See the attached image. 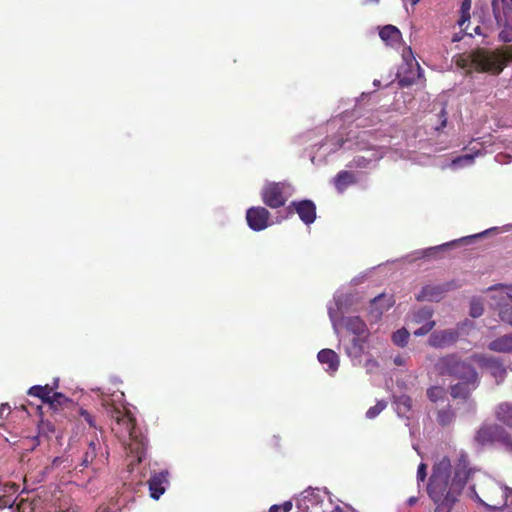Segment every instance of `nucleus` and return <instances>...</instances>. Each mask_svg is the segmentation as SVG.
Instances as JSON below:
<instances>
[{"label": "nucleus", "instance_id": "obj_1", "mask_svg": "<svg viewBox=\"0 0 512 512\" xmlns=\"http://www.w3.org/2000/svg\"><path fill=\"white\" fill-rule=\"evenodd\" d=\"M474 475H477L478 486L484 497L482 499L478 495L475 485L471 487L479 503L490 510H501L512 505V488L470 468L467 453L459 451L454 465L448 457H443L433 467L427 492L435 504L434 512H451L467 481Z\"/></svg>", "mask_w": 512, "mask_h": 512}, {"label": "nucleus", "instance_id": "obj_2", "mask_svg": "<svg viewBox=\"0 0 512 512\" xmlns=\"http://www.w3.org/2000/svg\"><path fill=\"white\" fill-rule=\"evenodd\" d=\"M123 397L124 394L122 392L103 396L102 405L114 420L112 431L126 445L130 453L135 454L140 462L145 453L146 440L135 427V418L131 411L120 403Z\"/></svg>", "mask_w": 512, "mask_h": 512}, {"label": "nucleus", "instance_id": "obj_3", "mask_svg": "<svg viewBox=\"0 0 512 512\" xmlns=\"http://www.w3.org/2000/svg\"><path fill=\"white\" fill-rule=\"evenodd\" d=\"M373 135L374 133L371 130L354 131L350 129L346 139L341 138L336 143L326 142L322 144L318 148L317 153L311 157V161L314 163L317 157L335 152L341 147L351 148L356 146L364 154L355 156L349 167L373 168L385 154L384 145H376L369 142V138Z\"/></svg>", "mask_w": 512, "mask_h": 512}, {"label": "nucleus", "instance_id": "obj_4", "mask_svg": "<svg viewBox=\"0 0 512 512\" xmlns=\"http://www.w3.org/2000/svg\"><path fill=\"white\" fill-rule=\"evenodd\" d=\"M353 296L337 291L333 300L327 305L328 315L336 334L339 331V325L343 323L345 328L354 336L368 335V329L365 322L358 316L343 318L344 313L348 312L353 305Z\"/></svg>", "mask_w": 512, "mask_h": 512}, {"label": "nucleus", "instance_id": "obj_5", "mask_svg": "<svg viewBox=\"0 0 512 512\" xmlns=\"http://www.w3.org/2000/svg\"><path fill=\"white\" fill-rule=\"evenodd\" d=\"M437 372L441 375H451L472 382L474 387L478 385V374L475 369L467 362L461 361L454 354L446 355L438 359L435 364Z\"/></svg>", "mask_w": 512, "mask_h": 512}, {"label": "nucleus", "instance_id": "obj_6", "mask_svg": "<svg viewBox=\"0 0 512 512\" xmlns=\"http://www.w3.org/2000/svg\"><path fill=\"white\" fill-rule=\"evenodd\" d=\"M508 60L512 61V48L505 52L477 50L472 57L473 64L478 70L495 74L504 69Z\"/></svg>", "mask_w": 512, "mask_h": 512}, {"label": "nucleus", "instance_id": "obj_7", "mask_svg": "<svg viewBox=\"0 0 512 512\" xmlns=\"http://www.w3.org/2000/svg\"><path fill=\"white\" fill-rule=\"evenodd\" d=\"M330 505L326 489L308 488L296 498V512H324Z\"/></svg>", "mask_w": 512, "mask_h": 512}, {"label": "nucleus", "instance_id": "obj_8", "mask_svg": "<svg viewBox=\"0 0 512 512\" xmlns=\"http://www.w3.org/2000/svg\"><path fill=\"white\" fill-rule=\"evenodd\" d=\"M490 306L498 310L501 321L512 326V286L498 284L488 289Z\"/></svg>", "mask_w": 512, "mask_h": 512}, {"label": "nucleus", "instance_id": "obj_9", "mask_svg": "<svg viewBox=\"0 0 512 512\" xmlns=\"http://www.w3.org/2000/svg\"><path fill=\"white\" fill-rule=\"evenodd\" d=\"M475 443L479 446L498 443L507 451L512 452V437L497 424H484L476 432Z\"/></svg>", "mask_w": 512, "mask_h": 512}, {"label": "nucleus", "instance_id": "obj_10", "mask_svg": "<svg viewBox=\"0 0 512 512\" xmlns=\"http://www.w3.org/2000/svg\"><path fill=\"white\" fill-rule=\"evenodd\" d=\"M294 193V188L287 182H268L262 188L263 202L270 208H279Z\"/></svg>", "mask_w": 512, "mask_h": 512}, {"label": "nucleus", "instance_id": "obj_11", "mask_svg": "<svg viewBox=\"0 0 512 512\" xmlns=\"http://www.w3.org/2000/svg\"><path fill=\"white\" fill-rule=\"evenodd\" d=\"M472 359L480 368L486 370L495 379L497 384L504 381L507 370L500 358L485 354H475Z\"/></svg>", "mask_w": 512, "mask_h": 512}, {"label": "nucleus", "instance_id": "obj_12", "mask_svg": "<svg viewBox=\"0 0 512 512\" xmlns=\"http://www.w3.org/2000/svg\"><path fill=\"white\" fill-rule=\"evenodd\" d=\"M432 316L433 309L428 306L415 309L408 314L407 319L409 324L421 325L413 332L415 336H424L434 328L436 323L432 320Z\"/></svg>", "mask_w": 512, "mask_h": 512}, {"label": "nucleus", "instance_id": "obj_13", "mask_svg": "<svg viewBox=\"0 0 512 512\" xmlns=\"http://www.w3.org/2000/svg\"><path fill=\"white\" fill-rule=\"evenodd\" d=\"M270 213L264 207H251L246 212L248 226L254 231H262L269 226Z\"/></svg>", "mask_w": 512, "mask_h": 512}, {"label": "nucleus", "instance_id": "obj_14", "mask_svg": "<svg viewBox=\"0 0 512 512\" xmlns=\"http://www.w3.org/2000/svg\"><path fill=\"white\" fill-rule=\"evenodd\" d=\"M459 337V333L455 329H445L433 332L428 343L434 348H446L453 345Z\"/></svg>", "mask_w": 512, "mask_h": 512}, {"label": "nucleus", "instance_id": "obj_15", "mask_svg": "<svg viewBox=\"0 0 512 512\" xmlns=\"http://www.w3.org/2000/svg\"><path fill=\"white\" fill-rule=\"evenodd\" d=\"M169 484L168 472L161 471L151 476L148 481L151 498L158 500L166 491Z\"/></svg>", "mask_w": 512, "mask_h": 512}, {"label": "nucleus", "instance_id": "obj_16", "mask_svg": "<svg viewBox=\"0 0 512 512\" xmlns=\"http://www.w3.org/2000/svg\"><path fill=\"white\" fill-rule=\"evenodd\" d=\"M493 231H497V228L496 227L490 228V229L485 230L484 232H481V233H478V234H475V235L462 237V238H460L458 240H453L451 242H448V243H445V244H442V245H438V246H435V247H430V248H428L426 250L421 251L420 253H421L422 257H433L438 251H443V250H446L447 248L454 247V246H456L459 243H470L473 239L478 238V237H482L483 235H486V234H488L490 232H493Z\"/></svg>", "mask_w": 512, "mask_h": 512}, {"label": "nucleus", "instance_id": "obj_17", "mask_svg": "<svg viewBox=\"0 0 512 512\" xmlns=\"http://www.w3.org/2000/svg\"><path fill=\"white\" fill-rule=\"evenodd\" d=\"M319 363L323 366L325 372L334 375L340 366V358L332 349H322L317 354Z\"/></svg>", "mask_w": 512, "mask_h": 512}, {"label": "nucleus", "instance_id": "obj_18", "mask_svg": "<svg viewBox=\"0 0 512 512\" xmlns=\"http://www.w3.org/2000/svg\"><path fill=\"white\" fill-rule=\"evenodd\" d=\"M367 339L368 335L354 336L351 339L350 344L346 345V354L351 359L354 365L359 364L361 362V357L364 354Z\"/></svg>", "mask_w": 512, "mask_h": 512}, {"label": "nucleus", "instance_id": "obj_19", "mask_svg": "<svg viewBox=\"0 0 512 512\" xmlns=\"http://www.w3.org/2000/svg\"><path fill=\"white\" fill-rule=\"evenodd\" d=\"M394 304L392 296L380 294L375 297L369 305V314L374 320H378L382 314L390 309Z\"/></svg>", "mask_w": 512, "mask_h": 512}, {"label": "nucleus", "instance_id": "obj_20", "mask_svg": "<svg viewBox=\"0 0 512 512\" xmlns=\"http://www.w3.org/2000/svg\"><path fill=\"white\" fill-rule=\"evenodd\" d=\"M291 206L294 207V210L306 225H309L315 221L316 207L312 201L302 200L299 202H293Z\"/></svg>", "mask_w": 512, "mask_h": 512}, {"label": "nucleus", "instance_id": "obj_21", "mask_svg": "<svg viewBox=\"0 0 512 512\" xmlns=\"http://www.w3.org/2000/svg\"><path fill=\"white\" fill-rule=\"evenodd\" d=\"M480 155H482L481 149L474 150L473 148L471 153L458 156L450 162L444 163L441 168H450L454 171H457L459 169L472 166L474 164L475 158Z\"/></svg>", "mask_w": 512, "mask_h": 512}, {"label": "nucleus", "instance_id": "obj_22", "mask_svg": "<svg viewBox=\"0 0 512 512\" xmlns=\"http://www.w3.org/2000/svg\"><path fill=\"white\" fill-rule=\"evenodd\" d=\"M423 76V70L420 65L412 67L401 66L398 71L399 83L402 86L415 84Z\"/></svg>", "mask_w": 512, "mask_h": 512}, {"label": "nucleus", "instance_id": "obj_23", "mask_svg": "<svg viewBox=\"0 0 512 512\" xmlns=\"http://www.w3.org/2000/svg\"><path fill=\"white\" fill-rule=\"evenodd\" d=\"M488 349L495 353L511 354L512 353V333L501 335L488 344Z\"/></svg>", "mask_w": 512, "mask_h": 512}, {"label": "nucleus", "instance_id": "obj_24", "mask_svg": "<svg viewBox=\"0 0 512 512\" xmlns=\"http://www.w3.org/2000/svg\"><path fill=\"white\" fill-rule=\"evenodd\" d=\"M18 490L19 486L15 483H6L0 486V509L13 507L16 501L13 496L18 493Z\"/></svg>", "mask_w": 512, "mask_h": 512}, {"label": "nucleus", "instance_id": "obj_25", "mask_svg": "<svg viewBox=\"0 0 512 512\" xmlns=\"http://www.w3.org/2000/svg\"><path fill=\"white\" fill-rule=\"evenodd\" d=\"M445 293L444 287L441 285H426L417 294L419 301H439Z\"/></svg>", "mask_w": 512, "mask_h": 512}, {"label": "nucleus", "instance_id": "obj_26", "mask_svg": "<svg viewBox=\"0 0 512 512\" xmlns=\"http://www.w3.org/2000/svg\"><path fill=\"white\" fill-rule=\"evenodd\" d=\"M496 419L512 429V402H502L495 408Z\"/></svg>", "mask_w": 512, "mask_h": 512}, {"label": "nucleus", "instance_id": "obj_27", "mask_svg": "<svg viewBox=\"0 0 512 512\" xmlns=\"http://www.w3.org/2000/svg\"><path fill=\"white\" fill-rule=\"evenodd\" d=\"M380 38L390 46H393L400 42L401 32L393 25L384 26L379 32Z\"/></svg>", "mask_w": 512, "mask_h": 512}, {"label": "nucleus", "instance_id": "obj_28", "mask_svg": "<svg viewBox=\"0 0 512 512\" xmlns=\"http://www.w3.org/2000/svg\"><path fill=\"white\" fill-rule=\"evenodd\" d=\"M356 181L355 175L350 171H341L334 178V184L338 192L342 193Z\"/></svg>", "mask_w": 512, "mask_h": 512}, {"label": "nucleus", "instance_id": "obj_29", "mask_svg": "<svg viewBox=\"0 0 512 512\" xmlns=\"http://www.w3.org/2000/svg\"><path fill=\"white\" fill-rule=\"evenodd\" d=\"M475 388L476 387L473 386L472 382L461 380V382L451 387V395L453 398L467 399Z\"/></svg>", "mask_w": 512, "mask_h": 512}, {"label": "nucleus", "instance_id": "obj_30", "mask_svg": "<svg viewBox=\"0 0 512 512\" xmlns=\"http://www.w3.org/2000/svg\"><path fill=\"white\" fill-rule=\"evenodd\" d=\"M394 405L398 416L408 418L407 413L411 410L412 407V400L409 396H394Z\"/></svg>", "mask_w": 512, "mask_h": 512}, {"label": "nucleus", "instance_id": "obj_31", "mask_svg": "<svg viewBox=\"0 0 512 512\" xmlns=\"http://www.w3.org/2000/svg\"><path fill=\"white\" fill-rule=\"evenodd\" d=\"M472 0H462L460 7V18L457 21V24L461 31H467L468 24L470 22V10H471Z\"/></svg>", "mask_w": 512, "mask_h": 512}, {"label": "nucleus", "instance_id": "obj_32", "mask_svg": "<svg viewBox=\"0 0 512 512\" xmlns=\"http://www.w3.org/2000/svg\"><path fill=\"white\" fill-rule=\"evenodd\" d=\"M28 394L30 396H35V397L40 398L44 403H48V400H50V394H52V387H50L49 385H45V386H40V385L32 386L28 390Z\"/></svg>", "mask_w": 512, "mask_h": 512}, {"label": "nucleus", "instance_id": "obj_33", "mask_svg": "<svg viewBox=\"0 0 512 512\" xmlns=\"http://www.w3.org/2000/svg\"><path fill=\"white\" fill-rule=\"evenodd\" d=\"M409 337L410 333L405 328H401L392 334V341L395 345L404 347L407 345Z\"/></svg>", "mask_w": 512, "mask_h": 512}, {"label": "nucleus", "instance_id": "obj_34", "mask_svg": "<svg viewBox=\"0 0 512 512\" xmlns=\"http://www.w3.org/2000/svg\"><path fill=\"white\" fill-rule=\"evenodd\" d=\"M498 25L503 26L502 31L499 33V39L505 43L512 42V20L501 21Z\"/></svg>", "mask_w": 512, "mask_h": 512}, {"label": "nucleus", "instance_id": "obj_35", "mask_svg": "<svg viewBox=\"0 0 512 512\" xmlns=\"http://www.w3.org/2000/svg\"><path fill=\"white\" fill-rule=\"evenodd\" d=\"M99 445L98 442L91 441L89 443L88 449L84 454L82 465L84 467H87L89 464L93 463L94 459L97 456V446Z\"/></svg>", "mask_w": 512, "mask_h": 512}, {"label": "nucleus", "instance_id": "obj_36", "mask_svg": "<svg viewBox=\"0 0 512 512\" xmlns=\"http://www.w3.org/2000/svg\"><path fill=\"white\" fill-rule=\"evenodd\" d=\"M402 59H403V65L407 67H414L419 65L418 62L415 60L412 50L410 47H405L402 51Z\"/></svg>", "mask_w": 512, "mask_h": 512}, {"label": "nucleus", "instance_id": "obj_37", "mask_svg": "<svg viewBox=\"0 0 512 512\" xmlns=\"http://www.w3.org/2000/svg\"><path fill=\"white\" fill-rule=\"evenodd\" d=\"M427 396L432 402H437L444 398L445 390L440 386H433L428 389Z\"/></svg>", "mask_w": 512, "mask_h": 512}, {"label": "nucleus", "instance_id": "obj_38", "mask_svg": "<svg viewBox=\"0 0 512 512\" xmlns=\"http://www.w3.org/2000/svg\"><path fill=\"white\" fill-rule=\"evenodd\" d=\"M454 419V413L449 409H443L438 413V422L442 426L449 425Z\"/></svg>", "mask_w": 512, "mask_h": 512}, {"label": "nucleus", "instance_id": "obj_39", "mask_svg": "<svg viewBox=\"0 0 512 512\" xmlns=\"http://www.w3.org/2000/svg\"><path fill=\"white\" fill-rule=\"evenodd\" d=\"M386 408V402L381 400L376 403L375 406L370 407L366 412L368 419H374Z\"/></svg>", "mask_w": 512, "mask_h": 512}, {"label": "nucleus", "instance_id": "obj_40", "mask_svg": "<svg viewBox=\"0 0 512 512\" xmlns=\"http://www.w3.org/2000/svg\"><path fill=\"white\" fill-rule=\"evenodd\" d=\"M483 304L479 300H473L470 304V315L474 318L480 317L483 314Z\"/></svg>", "mask_w": 512, "mask_h": 512}, {"label": "nucleus", "instance_id": "obj_41", "mask_svg": "<svg viewBox=\"0 0 512 512\" xmlns=\"http://www.w3.org/2000/svg\"><path fill=\"white\" fill-rule=\"evenodd\" d=\"M67 401V398L58 392H53L50 394V400H48V403L52 406L62 405L64 402Z\"/></svg>", "mask_w": 512, "mask_h": 512}, {"label": "nucleus", "instance_id": "obj_42", "mask_svg": "<svg viewBox=\"0 0 512 512\" xmlns=\"http://www.w3.org/2000/svg\"><path fill=\"white\" fill-rule=\"evenodd\" d=\"M499 142L506 148L512 147V130L498 137Z\"/></svg>", "mask_w": 512, "mask_h": 512}, {"label": "nucleus", "instance_id": "obj_43", "mask_svg": "<svg viewBox=\"0 0 512 512\" xmlns=\"http://www.w3.org/2000/svg\"><path fill=\"white\" fill-rule=\"evenodd\" d=\"M17 508H18L19 512H34V510H35V507L33 506V504L31 502L24 501V500H22L17 505Z\"/></svg>", "mask_w": 512, "mask_h": 512}, {"label": "nucleus", "instance_id": "obj_44", "mask_svg": "<svg viewBox=\"0 0 512 512\" xmlns=\"http://www.w3.org/2000/svg\"><path fill=\"white\" fill-rule=\"evenodd\" d=\"M426 469H427V466L424 463H421L418 466V470H417V481H418V483L423 482L426 479V475H427Z\"/></svg>", "mask_w": 512, "mask_h": 512}, {"label": "nucleus", "instance_id": "obj_45", "mask_svg": "<svg viewBox=\"0 0 512 512\" xmlns=\"http://www.w3.org/2000/svg\"><path fill=\"white\" fill-rule=\"evenodd\" d=\"M365 367L368 373H372L375 369L378 368V363L374 359H368L365 363Z\"/></svg>", "mask_w": 512, "mask_h": 512}, {"label": "nucleus", "instance_id": "obj_46", "mask_svg": "<svg viewBox=\"0 0 512 512\" xmlns=\"http://www.w3.org/2000/svg\"><path fill=\"white\" fill-rule=\"evenodd\" d=\"M407 358L402 355H397L394 357L393 362L397 366H403L406 364Z\"/></svg>", "mask_w": 512, "mask_h": 512}, {"label": "nucleus", "instance_id": "obj_47", "mask_svg": "<svg viewBox=\"0 0 512 512\" xmlns=\"http://www.w3.org/2000/svg\"><path fill=\"white\" fill-rule=\"evenodd\" d=\"M281 512H290L293 508L292 501H285L283 504L279 505Z\"/></svg>", "mask_w": 512, "mask_h": 512}, {"label": "nucleus", "instance_id": "obj_48", "mask_svg": "<svg viewBox=\"0 0 512 512\" xmlns=\"http://www.w3.org/2000/svg\"><path fill=\"white\" fill-rule=\"evenodd\" d=\"M81 415L84 417L85 421L92 427H94V420L92 416L87 411H82Z\"/></svg>", "mask_w": 512, "mask_h": 512}, {"label": "nucleus", "instance_id": "obj_49", "mask_svg": "<svg viewBox=\"0 0 512 512\" xmlns=\"http://www.w3.org/2000/svg\"><path fill=\"white\" fill-rule=\"evenodd\" d=\"M10 413V407L8 404H1L0 406V419L4 417V414L8 415Z\"/></svg>", "mask_w": 512, "mask_h": 512}, {"label": "nucleus", "instance_id": "obj_50", "mask_svg": "<svg viewBox=\"0 0 512 512\" xmlns=\"http://www.w3.org/2000/svg\"><path fill=\"white\" fill-rule=\"evenodd\" d=\"M365 121H366L365 119H358L356 124H355V128L358 129V128H365V127H367L368 125H366L364 123Z\"/></svg>", "mask_w": 512, "mask_h": 512}, {"label": "nucleus", "instance_id": "obj_51", "mask_svg": "<svg viewBox=\"0 0 512 512\" xmlns=\"http://www.w3.org/2000/svg\"><path fill=\"white\" fill-rule=\"evenodd\" d=\"M62 461H63V460H62V458H61V457H55V458L53 459V461H52V465H53V466H58V465H60V464L62 463Z\"/></svg>", "mask_w": 512, "mask_h": 512}, {"label": "nucleus", "instance_id": "obj_52", "mask_svg": "<svg viewBox=\"0 0 512 512\" xmlns=\"http://www.w3.org/2000/svg\"><path fill=\"white\" fill-rule=\"evenodd\" d=\"M417 500H418V499H417V497L412 496V497L408 498V500H407V504H408L409 506H412V505H414V504L417 502Z\"/></svg>", "mask_w": 512, "mask_h": 512}, {"label": "nucleus", "instance_id": "obj_53", "mask_svg": "<svg viewBox=\"0 0 512 512\" xmlns=\"http://www.w3.org/2000/svg\"><path fill=\"white\" fill-rule=\"evenodd\" d=\"M269 512H281L279 505L275 504L269 508Z\"/></svg>", "mask_w": 512, "mask_h": 512}, {"label": "nucleus", "instance_id": "obj_54", "mask_svg": "<svg viewBox=\"0 0 512 512\" xmlns=\"http://www.w3.org/2000/svg\"><path fill=\"white\" fill-rule=\"evenodd\" d=\"M474 33L475 34H480V27L479 26L474 28Z\"/></svg>", "mask_w": 512, "mask_h": 512}, {"label": "nucleus", "instance_id": "obj_55", "mask_svg": "<svg viewBox=\"0 0 512 512\" xmlns=\"http://www.w3.org/2000/svg\"><path fill=\"white\" fill-rule=\"evenodd\" d=\"M460 39H461V38L459 37V35H455V36L453 37V41H454V42H457V41H459Z\"/></svg>", "mask_w": 512, "mask_h": 512}, {"label": "nucleus", "instance_id": "obj_56", "mask_svg": "<svg viewBox=\"0 0 512 512\" xmlns=\"http://www.w3.org/2000/svg\"><path fill=\"white\" fill-rule=\"evenodd\" d=\"M373 85L375 87H378L380 85V81L379 80H374Z\"/></svg>", "mask_w": 512, "mask_h": 512}, {"label": "nucleus", "instance_id": "obj_57", "mask_svg": "<svg viewBox=\"0 0 512 512\" xmlns=\"http://www.w3.org/2000/svg\"><path fill=\"white\" fill-rule=\"evenodd\" d=\"M420 0H411L412 5H416Z\"/></svg>", "mask_w": 512, "mask_h": 512}, {"label": "nucleus", "instance_id": "obj_58", "mask_svg": "<svg viewBox=\"0 0 512 512\" xmlns=\"http://www.w3.org/2000/svg\"><path fill=\"white\" fill-rule=\"evenodd\" d=\"M501 157H502V156H501L500 154H498V155L496 156V160H497L498 162H501Z\"/></svg>", "mask_w": 512, "mask_h": 512}, {"label": "nucleus", "instance_id": "obj_59", "mask_svg": "<svg viewBox=\"0 0 512 512\" xmlns=\"http://www.w3.org/2000/svg\"><path fill=\"white\" fill-rule=\"evenodd\" d=\"M445 125H446V119H445V120H443V122H442V127H444Z\"/></svg>", "mask_w": 512, "mask_h": 512}, {"label": "nucleus", "instance_id": "obj_60", "mask_svg": "<svg viewBox=\"0 0 512 512\" xmlns=\"http://www.w3.org/2000/svg\"><path fill=\"white\" fill-rule=\"evenodd\" d=\"M371 2H375V3H378L379 0H370Z\"/></svg>", "mask_w": 512, "mask_h": 512}, {"label": "nucleus", "instance_id": "obj_61", "mask_svg": "<svg viewBox=\"0 0 512 512\" xmlns=\"http://www.w3.org/2000/svg\"><path fill=\"white\" fill-rule=\"evenodd\" d=\"M338 512H341L340 510Z\"/></svg>", "mask_w": 512, "mask_h": 512}]
</instances>
